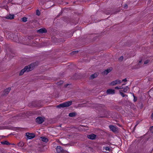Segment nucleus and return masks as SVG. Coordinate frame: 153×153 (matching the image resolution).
Returning <instances> with one entry per match:
<instances>
[{"label":"nucleus","instance_id":"30","mask_svg":"<svg viewBox=\"0 0 153 153\" xmlns=\"http://www.w3.org/2000/svg\"><path fill=\"white\" fill-rule=\"evenodd\" d=\"M149 62V60H146L144 62V64H146L148 63V62Z\"/></svg>","mask_w":153,"mask_h":153},{"label":"nucleus","instance_id":"38","mask_svg":"<svg viewBox=\"0 0 153 153\" xmlns=\"http://www.w3.org/2000/svg\"><path fill=\"white\" fill-rule=\"evenodd\" d=\"M125 84H123L122 85L123 86L124 85H125Z\"/></svg>","mask_w":153,"mask_h":153},{"label":"nucleus","instance_id":"34","mask_svg":"<svg viewBox=\"0 0 153 153\" xmlns=\"http://www.w3.org/2000/svg\"><path fill=\"white\" fill-rule=\"evenodd\" d=\"M127 80L126 79V78H125L124 79H123V80H122V82H126L127 81Z\"/></svg>","mask_w":153,"mask_h":153},{"label":"nucleus","instance_id":"35","mask_svg":"<svg viewBox=\"0 0 153 153\" xmlns=\"http://www.w3.org/2000/svg\"><path fill=\"white\" fill-rule=\"evenodd\" d=\"M69 85V84H65V87H67V86H68Z\"/></svg>","mask_w":153,"mask_h":153},{"label":"nucleus","instance_id":"20","mask_svg":"<svg viewBox=\"0 0 153 153\" xmlns=\"http://www.w3.org/2000/svg\"><path fill=\"white\" fill-rule=\"evenodd\" d=\"M129 89V88L128 86H126L123 88V90L121 91H123L124 92L126 93Z\"/></svg>","mask_w":153,"mask_h":153},{"label":"nucleus","instance_id":"23","mask_svg":"<svg viewBox=\"0 0 153 153\" xmlns=\"http://www.w3.org/2000/svg\"><path fill=\"white\" fill-rule=\"evenodd\" d=\"M119 93L123 97H128V95H127L124 94L123 92H122V91H121V90L119 91Z\"/></svg>","mask_w":153,"mask_h":153},{"label":"nucleus","instance_id":"28","mask_svg":"<svg viewBox=\"0 0 153 153\" xmlns=\"http://www.w3.org/2000/svg\"><path fill=\"white\" fill-rule=\"evenodd\" d=\"M36 14L38 16H39L40 14V12L38 10H37L36 11Z\"/></svg>","mask_w":153,"mask_h":153},{"label":"nucleus","instance_id":"8","mask_svg":"<svg viewBox=\"0 0 153 153\" xmlns=\"http://www.w3.org/2000/svg\"><path fill=\"white\" fill-rule=\"evenodd\" d=\"M57 152L58 153H62L64 152V150H63L61 146H58L56 148Z\"/></svg>","mask_w":153,"mask_h":153},{"label":"nucleus","instance_id":"13","mask_svg":"<svg viewBox=\"0 0 153 153\" xmlns=\"http://www.w3.org/2000/svg\"><path fill=\"white\" fill-rule=\"evenodd\" d=\"M11 90V88H8L6 89H5L3 95H6Z\"/></svg>","mask_w":153,"mask_h":153},{"label":"nucleus","instance_id":"10","mask_svg":"<svg viewBox=\"0 0 153 153\" xmlns=\"http://www.w3.org/2000/svg\"><path fill=\"white\" fill-rule=\"evenodd\" d=\"M97 135L94 134H92L87 135V137L91 140H93L95 139Z\"/></svg>","mask_w":153,"mask_h":153},{"label":"nucleus","instance_id":"22","mask_svg":"<svg viewBox=\"0 0 153 153\" xmlns=\"http://www.w3.org/2000/svg\"><path fill=\"white\" fill-rule=\"evenodd\" d=\"M24 144V143L22 141H20L18 144V145L20 147H22Z\"/></svg>","mask_w":153,"mask_h":153},{"label":"nucleus","instance_id":"7","mask_svg":"<svg viewBox=\"0 0 153 153\" xmlns=\"http://www.w3.org/2000/svg\"><path fill=\"white\" fill-rule=\"evenodd\" d=\"M121 82V80L117 79L111 82L110 85H115L117 84H120Z\"/></svg>","mask_w":153,"mask_h":153},{"label":"nucleus","instance_id":"3","mask_svg":"<svg viewBox=\"0 0 153 153\" xmlns=\"http://www.w3.org/2000/svg\"><path fill=\"white\" fill-rule=\"evenodd\" d=\"M72 102V101H69L58 105L57 107L59 108L67 107L71 105Z\"/></svg>","mask_w":153,"mask_h":153},{"label":"nucleus","instance_id":"26","mask_svg":"<svg viewBox=\"0 0 153 153\" xmlns=\"http://www.w3.org/2000/svg\"><path fill=\"white\" fill-rule=\"evenodd\" d=\"M27 18L26 17H24L22 18V20L23 22H25L27 21Z\"/></svg>","mask_w":153,"mask_h":153},{"label":"nucleus","instance_id":"32","mask_svg":"<svg viewBox=\"0 0 153 153\" xmlns=\"http://www.w3.org/2000/svg\"><path fill=\"white\" fill-rule=\"evenodd\" d=\"M128 7V5L126 4H125L124 6V9H127Z\"/></svg>","mask_w":153,"mask_h":153},{"label":"nucleus","instance_id":"29","mask_svg":"<svg viewBox=\"0 0 153 153\" xmlns=\"http://www.w3.org/2000/svg\"><path fill=\"white\" fill-rule=\"evenodd\" d=\"M150 130L151 133H153V126L150 128Z\"/></svg>","mask_w":153,"mask_h":153},{"label":"nucleus","instance_id":"1","mask_svg":"<svg viewBox=\"0 0 153 153\" xmlns=\"http://www.w3.org/2000/svg\"><path fill=\"white\" fill-rule=\"evenodd\" d=\"M35 66V64L34 63L25 66L23 69L21 70L19 73V75L21 76L25 72H27L32 71Z\"/></svg>","mask_w":153,"mask_h":153},{"label":"nucleus","instance_id":"2","mask_svg":"<svg viewBox=\"0 0 153 153\" xmlns=\"http://www.w3.org/2000/svg\"><path fill=\"white\" fill-rule=\"evenodd\" d=\"M41 102L39 101H36L32 102L29 103L28 105L30 107H40L42 106L41 104Z\"/></svg>","mask_w":153,"mask_h":153},{"label":"nucleus","instance_id":"15","mask_svg":"<svg viewBox=\"0 0 153 153\" xmlns=\"http://www.w3.org/2000/svg\"><path fill=\"white\" fill-rule=\"evenodd\" d=\"M41 140L44 142L47 143L48 141V139L44 137H40Z\"/></svg>","mask_w":153,"mask_h":153},{"label":"nucleus","instance_id":"18","mask_svg":"<svg viewBox=\"0 0 153 153\" xmlns=\"http://www.w3.org/2000/svg\"><path fill=\"white\" fill-rule=\"evenodd\" d=\"M111 71V69H107V70H105L103 72V73L104 74L107 75Z\"/></svg>","mask_w":153,"mask_h":153},{"label":"nucleus","instance_id":"27","mask_svg":"<svg viewBox=\"0 0 153 153\" xmlns=\"http://www.w3.org/2000/svg\"><path fill=\"white\" fill-rule=\"evenodd\" d=\"M78 52V51H74L71 52V54H74L77 53Z\"/></svg>","mask_w":153,"mask_h":153},{"label":"nucleus","instance_id":"33","mask_svg":"<svg viewBox=\"0 0 153 153\" xmlns=\"http://www.w3.org/2000/svg\"><path fill=\"white\" fill-rule=\"evenodd\" d=\"M115 88L116 89H120V87L116 86L115 87Z\"/></svg>","mask_w":153,"mask_h":153},{"label":"nucleus","instance_id":"9","mask_svg":"<svg viewBox=\"0 0 153 153\" xmlns=\"http://www.w3.org/2000/svg\"><path fill=\"white\" fill-rule=\"evenodd\" d=\"M36 121L38 123L40 124L44 121V120L42 117H39L36 118Z\"/></svg>","mask_w":153,"mask_h":153},{"label":"nucleus","instance_id":"37","mask_svg":"<svg viewBox=\"0 0 153 153\" xmlns=\"http://www.w3.org/2000/svg\"><path fill=\"white\" fill-rule=\"evenodd\" d=\"M120 89L123 88V86L122 85L121 86H120Z\"/></svg>","mask_w":153,"mask_h":153},{"label":"nucleus","instance_id":"39","mask_svg":"<svg viewBox=\"0 0 153 153\" xmlns=\"http://www.w3.org/2000/svg\"><path fill=\"white\" fill-rule=\"evenodd\" d=\"M102 106H100L101 107H103V105H102Z\"/></svg>","mask_w":153,"mask_h":153},{"label":"nucleus","instance_id":"14","mask_svg":"<svg viewBox=\"0 0 153 153\" xmlns=\"http://www.w3.org/2000/svg\"><path fill=\"white\" fill-rule=\"evenodd\" d=\"M14 16L13 14H9L5 17V18L7 19H14Z\"/></svg>","mask_w":153,"mask_h":153},{"label":"nucleus","instance_id":"24","mask_svg":"<svg viewBox=\"0 0 153 153\" xmlns=\"http://www.w3.org/2000/svg\"><path fill=\"white\" fill-rule=\"evenodd\" d=\"M105 149L106 151H108L109 152L111 151V149L108 147H105L103 148V150Z\"/></svg>","mask_w":153,"mask_h":153},{"label":"nucleus","instance_id":"6","mask_svg":"<svg viewBox=\"0 0 153 153\" xmlns=\"http://www.w3.org/2000/svg\"><path fill=\"white\" fill-rule=\"evenodd\" d=\"M118 11H114L113 10H107L105 12V14L107 15H112L113 14H115L117 13Z\"/></svg>","mask_w":153,"mask_h":153},{"label":"nucleus","instance_id":"42","mask_svg":"<svg viewBox=\"0 0 153 153\" xmlns=\"http://www.w3.org/2000/svg\"><path fill=\"white\" fill-rule=\"evenodd\" d=\"M152 31H153V28H152Z\"/></svg>","mask_w":153,"mask_h":153},{"label":"nucleus","instance_id":"16","mask_svg":"<svg viewBox=\"0 0 153 153\" xmlns=\"http://www.w3.org/2000/svg\"><path fill=\"white\" fill-rule=\"evenodd\" d=\"M77 114L76 112H73L70 113L69 114V116L71 117H75Z\"/></svg>","mask_w":153,"mask_h":153},{"label":"nucleus","instance_id":"11","mask_svg":"<svg viewBox=\"0 0 153 153\" xmlns=\"http://www.w3.org/2000/svg\"><path fill=\"white\" fill-rule=\"evenodd\" d=\"M37 32L39 33H43L47 32V30L45 28H42L38 30Z\"/></svg>","mask_w":153,"mask_h":153},{"label":"nucleus","instance_id":"25","mask_svg":"<svg viewBox=\"0 0 153 153\" xmlns=\"http://www.w3.org/2000/svg\"><path fill=\"white\" fill-rule=\"evenodd\" d=\"M133 96L134 97V101L135 102H136L137 100V98L134 95V94H132Z\"/></svg>","mask_w":153,"mask_h":153},{"label":"nucleus","instance_id":"4","mask_svg":"<svg viewBox=\"0 0 153 153\" xmlns=\"http://www.w3.org/2000/svg\"><path fill=\"white\" fill-rule=\"evenodd\" d=\"M109 127L110 130L112 131L113 132H118V128L113 125H110Z\"/></svg>","mask_w":153,"mask_h":153},{"label":"nucleus","instance_id":"19","mask_svg":"<svg viewBox=\"0 0 153 153\" xmlns=\"http://www.w3.org/2000/svg\"><path fill=\"white\" fill-rule=\"evenodd\" d=\"M13 40L14 41L16 42H18L19 41L18 40V36L16 35H14V37H13Z\"/></svg>","mask_w":153,"mask_h":153},{"label":"nucleus","instance_id":"36","mask_svg":"<svg viewBox=\"0 0 153 153\" xmlns=\"http://www.w3.org/2000/svg\"><path fill=\"white\" fill-rule=\"evenodd\" d=\"M152 119L153 120V114H152L151 115Z\"/></svg>","mask_w":153,"mask_h":153},{"label":"nucleus","instance_id":"21","mask_svg":"<svg viewBox=\"0 0 153 153\" xmlns=\"http://www.w3.org/2000/svg\"><path fill=\"white\" fill-rule=\"evenodd\" d=\"M1 143L2 144L7 145H10V143L7 141H2L1 142Z\"/></svg>","mask_w":153,"mask_h":153},{"label":"nucleus","instance_id":"17","mask_svg":"<svg viewBox=\"0 0 153 153\" xmlns=\"http://www.w3.org/2000/svg\"><path fill=\"white\" fill-rule=\"evenodd\" d=\"M98 76V74L97 73H94L91 75L90 76V78L91 79H93L96 77Z\"/></svg>","mask_w":153,"mask_h":153},{"label":"nucleus","instance_id":"12","mask_svg":"<svg viewBox=\"0 0 153 153\" xmlns=\"http://www.w3.org/2000/svg\"><path fill=\"white\" fill-rule=\"evenodd\" d=\"M107 94H114L115 92V90L112 89H109L107 90Z\"/></svg>","mask_w":153,"mask_h":153},{"label":"nucleus","instance_id":"5","mask_svg":"<svg viewBox=\"0 0 153 153\" xmlns=\"http://www.w3.org/2000/svg\"><path fill=\"white\" fill-rule=\"evenodd\" d=\"M27 138L29 139L33 138L35 136V134L33 133H30L28 132L26 133Z\"/></svg>","mask_w":153,"mask_h":153},{"label":"nucleus","instance_id":"31","mask_svg":"<svg viewBox=\"0 0 153 153\" xmlns=\"http://www.w3.org/2000/svg\"><path fill=\"white\" fill-rule=\"evenodd\" d=\"M123 59V56H121L119 59V60L122 61Z\"/></svg>","mask_w":153,"mask_h":153},{"label":"nucleus","instance_id":"41","mask_svg":"<svg viewBox=\"0 0 153 153\" xmlns=\"http://www.w3.org/2000/svg\"><path fill=\"white\" fill-rule=\"evenodd\" d=\"M137 125H137H135V126H136Z\"/></svg>","mask_w":153,"mask_h":153},{"label":"nucleus","instance_id":"40","mask_svg":"<svg viewBox=\"0 0 153 153\" xmlns=\"http://www.w3.org/2000/svg\"><path fill=\"white\" fill-rule=\"evenodd\" d=\"M141 62V61H140L139 62L140 63Z\"/></svg>","mask_w":153,"mask_h":153}]
</instances>
